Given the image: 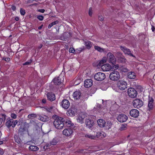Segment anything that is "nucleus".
Here are the masks:
<instances>
[{
	"instance_id": "bf43d9fd",
	"label": "nucleus",
	"mask_w": 155,
	"mask_h": 155,
	"mask_svg": "<svg viewBox=\"0 0 155 155\" xmlns=\"http://www.w3.org/2000/svg\"><path fill=\"white\" fill-rule=\"evenodd\" d=\"M2 121H3L2 119V118H0V126L2 124Z\"/></svg>"
},
{
	"instance_id": "7ed1b4c3",
	"label": "nucleus",
	"mask_w": 155,
	"mask_h": 155,
	"mask_svg": "<svg viewBox=\"0 0 155 155\" xmlns=\"http://www.w3.org/2000/svg\"><path fill=\"white\" fill-rule=\"evenodd\" d=\"M106 59L107 61L112 64H114L116 63V60L115 57L110 52H109L107 54Z\"/></svg>"
},
{
	"instance_id": "09e8293b",
	"label": "nucleus",
	"mask_w": 155,
	"mask_h": 155,
	"mask_svg": "<svg viewBox=\"0 0 155 155\" xmlns=\"http://www.w3.org/2000/svg\"><path fill=\"white\" fill-rule=\"evenodd\" d=\"M2 136V133L1 131L0 130V138ZM3 140L1 139H0V145L3 144Z\"/></svg>"
},
{
	"instance_id": "58836bf2",
	"label": "nucleus",
	"mask_w": 155,
	"mask_h": 155,
	"mask_svg": "<svg viewBox=\"0 0 155 155\" xmlns=\"http://www.w3.org/2000/svg\"><path fill=\"white\" fill-rule=\"evenodd\" d=\"M65 123L66 124V125L68 127H71L73 125V123H72L71 122L68 120H67L65 121Z\"/></svg>"
},
{
	"instance_id": "e433bc0d",
	"label": "nucleus",
	"mask_w": 155,
	"mask_h": 155,
	"mask_svg": "<svg viewBox=\"0 0 155 155\" xmlns=\"http://www.w3.org/2000/svg\"><path fill=\"white\" fill-rule=\"evenodd\" d=\"M112 125V123L110 121H108L106 126V129L109 130L111 128Z\"/></svg>"
},
{
	"instance_id": "f704fd0d",
	"label": "nucleus",
	"mask_w": 155,
	"mask_h": 155,
	"mask_svg": "<svg viewBox=\"0 0 155 155\" xmlns=\"http://www.w3.org/2000/svg\"><path fill=\"white\" fill-rule=\"evenodd\" d=\"M85 136L87 138H89L91 139H94L96 138V137L95 136L88 134H86L85 135Z\"/></svg>"
},
{
	"instance_id": "c756f323",
	"label": "nucleus",
	"mask_w": 155,
	"mask_h": 155,
	"mask_svg": "<svg viewBox=\"0 0 155 155\" xmlns=\"http://www.w3.org/2000/svg\"><path fill=\"white\" fill-rule=\"evenodd\" d=\"M94 49L95 50L100 52H106V51H105V49L100 47L95 46H94Z\"/></svg>"
},
{
	"instance_id": "aec40b11",
	"label": "nucleus",
	"mask_w": 155,
	"mask_h": 155,
	"mask_svg": "<svg viewBox=\"0 0 155 155\" xmlns=\"http://www.w3.org/2000/svg\"><path fill=\"white\" fill-rule=\"evenodd\" d=\"M47 96L48 100L51 101H53L55 99V94L52 93H48Z\"/></svg>"
},
{
	"instance_id": "4d7b16f0",
	"label": "nucleus",
	"mask_w": 155,
	"mask_h": 155,
	"mask_svg": "<svg viewBox=\"0 0 155 155\" xmlns=\"http://www.w3.org/2000/svg\"><path fill=\"white\" fill-rule=\"evenodd\" d=\"M42 102L43 103H45L46 102V100L45 99H44L42 100Z\"/></svg>"
},
{
	"instance_id": "cd10ccee",
	"label": "nucleus",
	"mask_w": 155,
	"mask_h": 155,
	"mask_svg": "<svg viewBox=\"0 0 155 155\" xmlns=\"http://www.w3.org/2000/svg\"><path fill=\"white\" fill-rule=\"evenodd\" d=\"M39 119L43 122H46L48 120L49 118L47 116L44 115L40 116L39 117Z\"/></svg>"
},
{
	"instance_id": "a878e982",
	"label": "nucleus",
	"mask_w": 155,
	"mask_h": 155,
	"mask_svg": "<svg viewBox=\"0 0 155 155\" xmlns=\"http://www.w3.org/2000/svg\"><path fill=\"white\" fill-rule=\"evenodd\" d=\"M84 44L86 48L88 49H90L92 46V43L88 41H84Z\"/></svg>"
},
{
	"instance_id": "f03ea898",
	"label": "nucleus",
	"mask_w": 155,
	"mask_h": 155,
	"mask_svg": "<svg viewBox=\"0 0 155 155\" xmlns=\"http://www.w3.org/2000/svg\"><path fill=\"white\" fill-rule=\"evenodd\" d=\"M29 127V124L26 122L21 124L18 130V134L20 135L23 136L28 131Z\"/></svg>"
},
{
	"instance_id": "c03bdc74",
	"label": "nucleus",
	"mask_w": 155,
	"mask_h": 155,
	"mask_svg": "<svg viewBox=\"0 0 155 155\" xmlns=\"http://www.w3.org/2000/svg\"><path fill=\"white\" fill-rule=\"evenodd\" d=\"M56 143L57 141L56 140L54 139H53L52 141L51 142V144L52 145H55L56 144Z\"/></svg>"
},
{
	"instance_id": "a211bd4d",
	"label": "nucleus",
	"mask_w": 155,
	"mask_h": 155,
	"mask_svg": "<svg viewBox=\"0 0 155 155\" xmlns=\"http://www.w3.org/2000/svg\"><path fill=\"white\" fill-rule=\"evenodd\" d=\"M93 84L92 81L91 79H87L84 81V87L87 88L90 87Z\"/></svg>"
},
{
	"instance_id": "a19ab883",
	"label": "nucleus",
	"mask_w": 155,
	"mask_h": 155,
	"mask_svg": "<svg viewBox=\"0 0 155 155\" xmlns=\"http://www.w3.org/2000/svg\"><path fill=\"white\" fill-rule=\"evenodd\" d=\"M20 13L21 15H24L25 14V10L22 8H21L20 9Z\"/></svg>"
},
{
	"instance_id": "4468645a",
	"label": "nucleus",
	"mask_w": 155,
	"mask_h": 155,
	"mask_svg": "<svg viewBox=\"0 0 155 155\" xmlns=\"http://www.w3.org/2000/svg\"><path fill=\"white\" fill-rule=\"evenodd\" d=\"M130 114L132 117H137L139 115V112L137 109H133L130 111Z\"/></svg>"
},
{
	"instance_id": "c9c22d12",
	"label": "nucleus",
	"mask_w": 155,
	"mask_h": 155,
	"mask_svg": "<svg viewBox=\"0 0 155 155\" xmlns=\"http://www.w3.org/2000/svg\"><path fill=\"white\" fill-rule=\"evenodd\" d=\"M58 21H56L52 22L51 23H50L48 25V28H51V27H52L53 26L58 24Z\"/></svg>"
},
{
	"instance_id": "b1692460",
	"label": "nucleus",
	"mask_w": 155,
	"mask_h": 155,
	"mask_svg": "<svg viewBox=\"0 0 155 155\" xmlns=\"http://www.w3.org/2000/svg\"><path fill=\"white\" fill-rule=\"evenodd\" d=\"M153 100L152 98H149L148 101V107L149 110H152L153 107Z\"/></svg>"
},
{
	"instance_id": "5701e85b",
	"label": "nucleus",
	"mask_w": 155,
	"mask_h": 155,
	"mask_svg": "<svg viewBox=\"0 0 155 155\" xmlns=\"http://www.w3.org/2000/svg\"><path fill=\"white\" fill-rule=\"evenodd\" d=\"M106 136V134L103 131L98 132L97 133L96 137L98 138H102Z\"/></svg>"
},
{
	"instance_id": "603ef678",
	"label": "nucleus",
	"mask_w": 155,
	"mask_h": 155,
	"mask_svg": "<svg viewBox=\"0 0 155 155\" xmlns=\"http://www.w3.org/2000/svg\"><path fill=\"white\" fill-rule=\"evenodd\" d=\"M38 11V12H41L42 13H43L45 12V10L44 9H39Z\"/></svg>"
},
{
	"instance_id": "864d4df0",
	"label": "nucleus",
	"mask_w": 155,
	"mask_h": 155,
	"mask_svg": "<svg viewBox=\"0 0 155 155\" xmlns=\"http://www.w3.org/2000/svg\"><path fill=\"white\" fill-rule=\"evenodd\" d=\"M98 19L101 21H102L103 20V17L102 16H99Z\"/></svg>"
},
{
	"instance_id": "69168bd1",
	"label": "nucleus",
	"mask_w": 155,
	"mask_h": 155,
	"mask_svg": "<svg viewBox=\"0 0 155 155\" xmlns=\"http://www.w3.org/2000/svg\"><path fill=\"white\" fill-rule=\"evenodd\" d=\"M117 54H118V55H120L121 54V53L120 52H117Z\"/></svg>"
},
{
	"instance_id": "2f4dec72",
	"label": "nucleus",
	"mask_w": 155,
	"mask_h": 155,
	"mask_svg": "<svg viewBox=\"0 0 155 155\" xmlns=\"http://www.w3.org/2000/svg\"><path fill=\"white\" fill-rule=\"evenodd\" d=\"M29 150L32 151H36L39 150V148L36 146H31L28 147Z\"/></svg>"
},
{
	"instance_id": "4c0bfd02",
	"label": "nucleus",
	"mask_w": 155,
	"mask_h": 155,
	"mask_svg": "<svg viewBox=\"0 0 155 155\" xmlns=\"http://www.w3.org/2000/svg\"><path fill=\"white\" fill-rule=\"evenodd\" d=\"M127 125L126 124H123L120 127L119 130H124L127 129Z\"/></svg>"
},
{
	"instance_id": "72a5a7b5",
	"label": "nucleus",
	"mask_w": 155,
	"mask_h": 155,
	"mask_svg": "<svg viewBox=\"0 0 155 155\" xmlns=\"http://www.w3.org/2000/svg\"><path fill=\"white\" fill-rule=\"evenodd\" d=\"M107 59L106 57H104L101 60L99 63V66H101L102 65L105 63L107 62Z\"/></svg>"
},
{
	"instance_id": "39448f33",
	"label": "nucleus",
	"mask_w": 155,
	"mask_h": 155,
	"mask_svg": "<svg viewBox=\"0 0 155 155\" xmlns=\"http://www.w3.org/2000/svg\"><path fill=\"white\" fill-rule=\"evenodd\" d=\"M18 122L17 120H14L12 119H10L8 120H7V121L6 123V125L8 128H9L11 127L12 128H14L16 125L18 124Z\"/></svg>"
},
{
	"instance_id": "6e6d98bb",
	"label": "nucleus",
	"mask_w": 155,
	"mask_h": 155,
	"mask_svg": "<svg viewBox=\"0 0 155 155\" xmlns=\"http://www.w3.org/2000/svg\"><path fill=\"white\" fill-rule=\"evenodd\" d=\"M12 9L14 11L16 10V7L15 6H12L11 7Z\"/></svg>"
},
{
	"instance_id": "0eeeda50",
	"label": "nucleus",
	"mask_w": 155,
	"mask_h": 155,
	"mask_svg": "<svg viewBox=\"0 0 155 155\" xmlns=\"http://www.w3.org/2000/svg\"><path fill=\"white\" fill-rule=\"evenodd\" d=\"M94 78L98 81H101L104 80L106 78L105 74L103 73L98 72L94 75Z\"/></svg>"
},
{
	"instance_id": "9d476101",
	"label": "nucleus",
	"mask_w": 155,
	"mask_h": 155,
	"mask_svg": "<svg viewBox=\"0 0 155 155\" xmlns=\"http://www.w3.org/2000/svg\"><path fill=\"white\" fill-rule=\"evenodd\" d=\"M128 119V117L126 115L123 114H119L117 117V120L121 123L126 121Z\"/></svg>"
},
{
	"instance_id": "6e6552de",
	"label": "nucleus",
	"mask_w": 155,
	"mask_h": 155,
	"mask_svg": "<svg viewBox=\"0 0 155 155\" xmlns=\"http://www.w3.org/2000/svg\"><path fill=\"white\" fill-rule=\"evenodd\" d=\"M128 94L129 96L132 98L136 97L137 94L136 91L133 88L130 87L128 89Z\"/></svg>"
},
{
	"instance_id": "774afa93",
	"label": "nucleus",
	"mask_w": 155,
	"mask_h": 155,
	"mask_svg": "<svg viewBox=\"0 0 155 155\" xmlns=\"http://www.w3.org/2000/svg\"><path fill=\"white\" fill-rule=\"evenodd\" d=\"M122 59L124 61V62H125L126 61V59L124 58H123Z\"/></svg>"
},
{
	"instance_id": "20e7f679",
	"label": "nucleus",
	"mask_w": 155,
	"mask_h": 155,
	"mask_svg": "<svg viewBox=\"0 0 155 155\" xmlns=\"http://www.w3.org/2000/svg\"><path fill=\"white\" fill-rule=\"evenodd\" d=\"M109 77L111 80L113 81H117L120 78V76L118 72L114 71L110 73Z\"/></svg>"
},
{
	"instance_id": "13d9d810",
	"label": "nucleus",
	"mask_w": 155,
	"mask_h": 155,
	"mask_svg": "<svg viewBox=\"0 0 155 155\" xmlns=\"http://www.w3.org/2000/svg\"><path fill=\"white\" fill-rule=\"evenodd\" d=\"M155 28L153 26H152L151 29L153 31H154L155 30Z\"/></svg>"
},
{
	"instance_id": "ea45409f",
	"label": "nucleus",
	"mask_w": 155,
	"mask_h": 155,
	"mask_svg": "<svg viewBox=\"0 0 155 155\" xmlns=\"http://www.w3.org/2000/svg\"><path fill=\"white\" fill-rule=\"evenodd\" d=\"M123 72H126L128 71V69L124 67H122L120 69Z\"/></svg>"
},
{
	"instance_id": "f3484780",
	"label": "nucleus",
	"mask_w": 155,
	"mask_h": 155,
	"mask_svg": "<svg viewBox=\"0 0 155 155\" xmlns=\"http://www.w3.org/2000/svg\"><path fill=\"white\" fill-rule=\"evenodd\" d=\"M98 125L101 127H105L106 124L105 121L102 119H99L97 121Z\"/></svg>"
},
{
	"instance_id": "338daca9",
	"label": "nucleus",
	"mask_w": 155,
	"mask_h": 155,
	"mask_svg": "<svg viewBox=\"0 0 155 155\" xmlns=\"http://www.w3.org/2000/svg\"><path fill=\"white\" fill-rule=\"evenodd\" d=\"M42 45H41L39 47V48H41L42 47Z\"/></svg>"
},
{
	"instance_id": "2eb2a0df",
	"label": "nucleus",
	"mask_w": 155,
	"mask_h": 155,
	"mask_svg": "<svg viewBox=\"0 0 155 155\" xmlns=\"http://www.w3.org/2000/svg\"><path fill=\"white\" fill-rule=\"evenodd\" d=\"M86 126L88 128H91L94 125V122L93 120L89 119H87L85 120Z\"/></svg>"
},
{
	"instance_id": "e2e57ef3",
	"label": "nucleus",
	"mask_w": 155,
	"mask_h": 155,
	"mask_svg": "<svg viewBox=\"0 0 155 155\" xmlns=\"http://www.w3.org/2000/svg\"><path fill=\"white\" fill-rule=\"evenodd\" d=\"M42 25H41V26H39V27H38V29H41L42 28Z\"/></svg>"
},
{
	"instance_id": "680f3d73",
	"label": "nucleus",
	"mask_w": 155,
	"mask_h": 155,
	"mask_svg": "<svg viewBox=\"0 0 155 155\" xmlns=\"http://www.w3.org/2000/svg\"><path fill=\"white\" fill-rule=\"evenodd\" d=\"M15 19L16 21H18V20H19V18L18 17H16L15 18Z\"/></svg>"
},
{
	"instance_id": "473e14b6",
	"label": "nucleus",
	"mask_w": 155,
	"mask_h": 155,
	"mask_svg": "<svg viewBox=\"0 0 155 155\" xmlns=\"http://www.w3.org/2000/svg\"><path fill=\"white\" fill-rule=\"evenodd\" d=\"M14 138L15 142L18 144H20L21 143V140L19 136L16 134L14 136Z\"/></svg>"
},
{
	"instance_id": "052dcab7",
	"label": "nucleus",
	"mask_w": 155,
	"mask_h": 155,
	"mask_svg": "<svg viewBox=\"0 0 155 155\" xmlns=\"http://www.w3.org/2000/svg\"><path fill=\"white\" fill-rule=\"evenodd\" d=\"M2 116L4 118V119H5V118L6 117V115L5 114H3Z\"/></svg>"
},
{
	"instance_id": "9b49d317",
	"label": "nucleus",
	"mask_w": 155,
	"mask_h": 155,
	"mask_svg": "<svg viewBox=\"0 0 155 155\" xmlns=\"http://www.w3.org/2000/svg\"><path fill=\"white\" fill-rule=\"evenodd\" d=\"M120 47L121 49L125 54L131 56L132 57H134V56L133 55L129 49H128L124 46H120Z\"/></svg>"
},
{
	"instance_id": "c85d7f7f",
	"label": "nucleus",
	"mask_w": 155,
	"mask_h": 155,
	"mask_svg": "<svg viewBox=\"0 0 155 155\" xmlns=\"http://www.w3.org/2000/svg\"><path fill=\"white\" fill-rule=\"evenodd\" d=\"M55 107L53 106L46 107L44 108L45 110L48 112L52 113L54 111Z\"/></svg>"
},
{
	"instance_id": "de8ad7c7",
	"label": "nucleus",
	"mask_w": 155,
	"mask_h": 155,
	"mask_svg": "<svg viewBox=\"0 0 155 155\" xmlns=\"http://www.w3.org/2000/svg\"><path fill=\"white\" fill-rule=\"evenodd\" d=\"M31 60H29L28 61H26L23 64V65H29L31 63Z\"/></svg>"
},
{
	"instance_id": "ddd939ff",
	"label": "nucleus",
	"mask_w": 155,
	"mask_h": 155,
	"mask_svg": "<svg viewBox=\"0 0 155 155\" xmlns=\"http://www.w3.org/2000/svg\"><path fill=\"white\" fill-rule=\"evenodd\" d=\"M70 105V102L67 99H64L61 102V106L64 109H68Z\"/></svg>"
},
{
	"instance_id": "0e129e2a",
	"label": "nucleus",
	"mask_w": 155,
	"mask_h": 155,
	"mask_svg": "<svg viewBox=\"0 0 155 155\" xmlns=\"http://www.w3.org/2000/svg\"><path fill=\"white\" fill-rule=\"evenodd\" d=\"M118 68H119V66L118 65H115V68L116 69H117Z\"/></svg>"
},
{
	"instance_id": "3c124183",
	"label": "nucleus",
	"mask_w": 155,
	"mask_h": 155,
	"mask_svg": "<svg viewBox=\"0 0 155 155\" xmlns=\"http://www.w3.org/2000/svg\"><path fill=\"white\" fill-rule=\"evenodd\" d=\"M69 51L70 53H74L75 51V50L73 48H71L69 49Z\"/></svg>"
},
{
	"instance_id": "7c9ffc66",
	"label": "nucleus",
	"mask_w": 155,
	"mask_h": 155,
	"mask_svg": "<svg viewBox=\"0 0 155 155\" xmlns=\"http://www.w3.org/2000/svg\"><path fill=\"white\" fill-rule=\"evenodd\" d=\"M71 36L69 33L68 32H65L62 35L61 37V39H66L67 38Z\"/></svg>"
},
{
	"instance_id": "bb28decb",
	"label": "nucleus",
	"mask_w": 155,
	"mask_h": 155,
	"mask_svg": "<svg viewBox=\"0 0 155 155\" xmlns=\"http://www.w3.org/2000/svg\"><path fill=\"white\" fill-rule=\"evenodd\" d=\"M84 115H79L77 118V120L78 122L82 124L84 122Z\"/></svg>"
},
{
	"instance_id": "79ce46f5",
	"label": "nucleus",
	"mask_w": 155,
	"mask_h": 155,
	"mask_svg": "<svg viewBox=\"0 0 155 155\" xmlns=\"http://www.w3.org/2000/svg\"><path fill=\"white\" fill-rule=\"evenodd\" d=\"M11 117L12 119H15L17 118V115L14 113H12L11 114Z\"/></svg>"
},
{
	"instance_id": "8fccbe9b",
	"label": "nucleus",
	"mask_w": 155,
	"mask_h": 155,
	"mask_svg": "<svg viewBox=\"0 0 155 155\" xmlns=\"http://www.w3.org/2000/svg\"><path fill=\"white\" fill-rule=\"evenodd\" d=\"M35 114H29L28 116V117L29 118H31L32 117H35Z\"/></svg>"
},
{
	"instance_id": "4be33fe9",
	"label": "nucleus",
	"mask_w": 155,
	"mask_h": 155,
	"mask_svg": "<svg viewBox=\"0 0 155 155\" xmlns=\"http://www.w3.org/2000/svg\"><path fill=\"white\" fill-rule=\"evenodd\" d=\"M75 109L71 107L67 111V114L68 116H74L75 114Z\"/></svg>"
},
{
	"instance_id": "412c9836",
	"label": "nucleus",
	"mask_w": 155,
	"mask_h": 155,
	"mask_svg": "<svg viewBox=\"0 0 155 155\" xmlns=\"http://www.w3.org/2000/svg\"><path fill=\"white\" fill-rule=\"evenodd\" d=\"M101 68L104 71H108L111 70V66L108 64H103L101 66Z\"/></svg>"
},
{
	"instance_id": "37998d69",
	"label": "nucleus",
	"mask_w": 155,
	"mask_h": 155,
	"mask_svg": "<svg viewBox=\"0 0 155 155\" xmlns=\"http://www.w3.org/2000/svg\"><path fill=\"white\" fill-rule=\"evenodd\" d=\"M37 18L40 21H42L44 19V17L42 15H39L37 17Z\"/></svg>"
},
{
	"instance_id": "5fc2aeb1",
	"label": "nucleus",
	"mask_w": 155,
	"mask_h": 155,
	"mask_svg": "<svg viewBox=\"0 0 155 155\" xmlns=\"http://www.w3.org/2000/svg\"><path fill=\"white\" fill-rule=\"evenodd\" d=\"M4 153V152L2 149H0V155H2Z\"/></svg>"
},
{
	"instance_id": "6ab92c4d",
	"label": "nucleus",
	"mask_w": 155,
	"mask_h": 155,
	"mask_svg": "<svg viewBox=\"0 0 155 155\" xmlns=\"http://www.w3.org/2000/svg\"><path fill=\"white\" fill-rule=\"evenodd\" d=\"M60 75L57 78H55L53 80V82L55 85H59L61 83V80L60 78Z\"/></svg>"
},
{
	"instance_id": "a18cd8bd",
	"label": "nucleus",
	"mask_w": 155,
	"mask_h": 155,
	"mask_svg": "<svg viewBox=\"0 0 155 155\" xmlns=\"http://www.w3.org/2000/svg\"><path fill=\"white\" fill-rule=\"evenodd\" d=\"M2 60L5 61L7 62H9L10 60V59L9 58H3Z\"/></svg>"
},
{
	"instance_id": "423d86ee",
	"label": "nucleus",
	"mask_w": 155,
	"mask_h": 155,
	"mask_svg": "<svg viewBox=\"0 0 155 155\" xmlns=\"http://www.w3.org/2000/svg\"><path fill=\"white\" fill-rule=\"evenodd\" d=\"M117 87L120 90H124L127 87V82L123 80L119 81L117 84Z\"/></svg>"
},
{
	"instance_id": "f257e3e1",
	"label": "nucleus",
	"mask_w": 155,
	"mask_h": 155,
	"mask_svg": "<svg viewBox=\"0 0 155 155\" xmlns=\"http://www.w3.org/2000/svg\"><path fill=\"white\" fill-rule=\"evenodd\" d=\"M64 119L63 118L56 116L54 121V125L56 128L58 129H62L64 126Z\"/></svg>"
},
{
	"instance_id": "f8f14e48",
	"label": "nucleus",
	"mask_w": 155,
	"mask_h": 155,
	"mask_svg": "<svg viewBox=\"0 0 155 155\" xmlns=\"http://www.w3.org/2000/svg\"><path fill=\"white\" fill-rule=\"evenodd\" d=\"M62 132L63 134L65 136H69L72 134L73 131L71 128H68L64 130Z\"/></svg>"
},
{
	"instance_id": "1a4fd4ad",
	"label": "nucleus",
	"mask_w": 155,
	"mask_h": 155,
	"mask_svg": "<svg viewBox=\"0 0 155 155\" xmlns=\"http://www.w3.org/2000/svg\"><path fill=\"white\" fill-rule=\"evenodd\" d=\"M133 105L135 107L139 108L143 106V103L141 100L137 99L134 101Z\"/></svg>"
},
{
	"instance_id": "dca6fc26",
	"label": "nucleus",
	"mask_w": 155,
	"mask_h": 155,
	"mask_svg": "<svg viewBox=\"0 0 155 155\" xmlns=\"http://www.w3.org/2000/svg\"><path fill=\"white\" fill-rule=\"evenodd\" d=\"M73 96L74 99H79L81 97V93L79 91H75L73 93Z\"/></svg>"
},
{
	"instance_id": "49530a36",
	"label": "nucleus",
	"mask_w": 155,
	"mask_h": 155,
	"mask_svg": "<svg viewBox=\"0 0 155 155\" xmlns=\"http://www.w3.org/2000/svg\"><path fill=\"white\" fill-rule=\"evenodd\" d=\"M92 14V10L91 8H89V16H91Z\"/></svg>"
},
{
	"instance_id": "393cba45",
	"label": "nucleus",
	"mask_w": 155,
	"mask_h": 155,
	"mask_svg": "<svg viewBox=\"0 0 155 155\" xmlns=\"http://www.w3.org/2000/svg\"><path fill=\"white\" fill-rule=\"evenodd\" d=\"M127 76L128 78L130 79H134L136 78V75L135 73L131 71L128 72Z\"/></svg>"
}]
</instances>
